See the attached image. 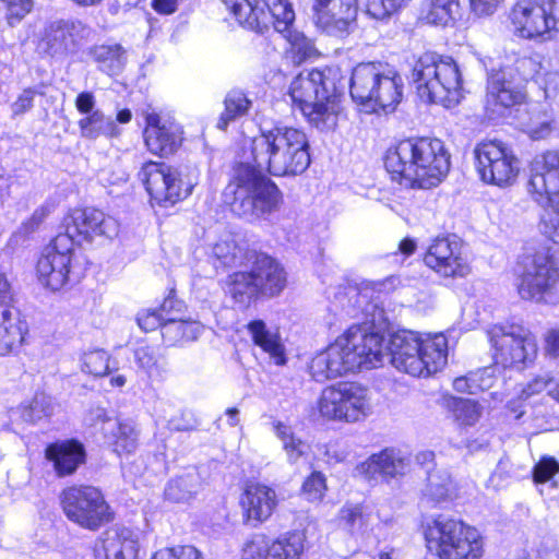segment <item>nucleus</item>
Instances as JSON below:
<instances>
[{
  "mask_svg": "<svg viewBox=\"0 0 559 559\" xmlns=\"http://www.w3.org/2000/svg\"><path fill=\"white\" fill-rule=\"evenodd\" d=\"M11 298V285L7 275L0 270V356L11 353L24 341L26 323L17 310L5 302Z\"/></svg>",
  "mask_w": 559,
  "mask_h": 559,
  "instance_id": "nucleus-28",
  "label": "nucleus"
},
{
  "mask_svg": "<svg viewBox=\"0 0 559 559\" xmlns=\"http://www.w3.org/2000/svg\"><path fill=\"white\" fill-rule=\"evenodd\" d=\"M476 170L480 179L501 188L513 185L520 171V162L500 141H486L474 150Z\"/></svg>",
  "mask_w": 559,
  "mask_h": 559,
  "instance_id": "nucleus-15",
  "label": "nucleus"
},
{
  "mask_svg": "<svg viewBox=\"0 0 559 559\" xmlns=\"http://www.w3.org/2000/svg\"><path fill=\"white\" fill-rule=\"evenodd\" d=\"M358 0H313L316 24L332 36L347 34L356 21Z\"/></svg>",
  "mask_w": 559,
  "mask_h": 559,
  "instance_id": "nucleus-21",
  "label": "nucleus"
},
{
  "mask_svg": "<svg viewBox=\"0 0 559 559\" xmlns=\"http://www.w3.org/2000/svg\"><path fill=\"white\" fill-rule=\"evenodd\" d=\"M90 56L97 63V68L108 75L122 72L128 60L127 50L117 43L96 45L91 48Z\"/></svg>",
  "mask_w": 559,
  "mask_h": 559,
  "instance_id": "nucleus-35",
  "label": "nucleus"
},
{
  "mask_svg": "<svg viewBox=\"0 0 559 559\" xmlns=\"http://www.w3.org/2000/svg\"><path fill=\"white\" fill-rule=\"evenodd\" d=\"M95 97L91 92H82L75 98V107L81 114L91 115L95 107Z\"/></svg>",
  "mask_w": 559,
  "mask_h": 559,
  "instance_id": "nucleus-62",
  "label": "nucleus"
},
{
  "mask_svg": "<svg viewBox=\"0 0 559 559\" xmlns=\"http://www.w3.org/2000/svg\"><path fill=\"white\" fill-rule=\"evenodd\" d=\"M182 342L195 341L203 332V325L194 320L182 318Z\"/></svg>",
  "mask_w": 559,
  "mask_h": 559,
  "instance_id": "nucleus-61",
  "label": "nucleus"
},
{
  "mask_svg": "<svg viewBox=\"0 0 559 559\" xmlns=\"http://www.w3.org/2000/svg\"><path fill=\"white\" fill-rule=\"evenodd\" d=\"M55 210V203L50 200L45 201L39 205L32 214V216L24 221L20 227V231L24 235L36 231L43 222Z\"/></svg>",
  "mask_w": 559,
  "mask_h": 559,
  "instance_id": "nucleus-50",
  "label": "nucleus"
},
{
  "mask_svg": "<svg viewBox=\"0 0 559 559\" xmlns=\"http://www.w3.org/2000/svg\"><path fill=\"white\" fill-rule=\"evenodd\" d=\"M340 520L349 528L360 525L362 522V509L359 504L344 506L340 511Z\"/></svg>",
  "mask_w": 559,
  "mask_h": 559,
  "instance_id": "nucleus-57",
  "label": "nucleus"
},
{
  "mask_svg": "<svg viewBox=\"0 0 559 559\" xmlns=\"http://www.w3.org/2000/svg\"><path fill=\"white\" fill-rule=\"evenodd\" d=\"M182 317H167L162 325V336L169 346L182 342Z\"/></svg>",
  "mask_w": 559,
  "mask_h": 559,
  "instance_id": "nucleus-52",
  "label": "nucleus"
},
{
  "mask_svg": "<svg viewBox=\"0 0 559 559\" xmlns=\"http://www.w3.org/2000/svg\"><path fill=\"white\" fill-rule=\"evenodd\" d=\"M247 328L257 346L275 358L277 365L285 362L284 347L280 341V336L276 333H272L266 328L264 321L253 320L248 323Z\"/></svg>",
  "mask_w": 559,
  "mask_h": 559,
  "instance_id": "nucleus-38",
  "label": "nucleus"
},
{
  "mask_svg": "<svg viewBox=\"0 0 559 559\" xmlns=\"http://www.w3.org/2000/svg\"><path fill=\"white\" fill-rule=\"evenodd\" d=\"M73 247L69 236L58 234L45 249L37 262L38 280L44 286L56 292L68 283Z\"/></svg>",
  "mask_w": 559,
  "mask_h": 559,
  "instance_id": "nucleus-17",
  "label": "nucleus"
},
{
  "mask_svg": "<svg viewBox=\"0 0 559 559\" xmlns=\"http://www.w3.org/2000/svg\"><path fill=\"white\" fill-rule=\"evenodd\" d=\"M527 191L536 203L551 207L542 224V231L559 243V151H547L535 156L531 164Z\"/></svg>",
  "mask_w": 559,
  "mask_h": 559,
  "instance_id": "nucleus-9",
  "label": "nucleus"
},
{
  "mask_svg": "<svg viewBox=\"0 0 559 559\" xmlns=\"http://www.w3.org/2000/svg\"><path fill=\"white\" fill-rule=\"evenodd\" d=\"M186 305L183 301L177 299L174 295H169L164 299L157 310L164 314V322L167 317H181L180 314L183 312Z\"/></svg>",
  "mask_w": 559,
  "mask_h": 559,
  "instance_id": "nucleus-58",
  "label": "nucleus"
},
{
  "mask_svg": "<svg viewBox=\"0 0 559 559\" xmlns=\"http://www.w3.org/2000/svg\"><path fill=\"white\" fill-rule=\"evenodd\" d=\"M425 539L428 550L439 559H480L484 552L476 528L442 515L427 523Z\"/></svg>",
  "mask_w": 559,
  "mask_h": 559,
  "instance_id": "nucleus-8",
  "label": "nucleus"
},
{
  "mask_svg": "<svg viewBox=\"0 0 559 559\" xmlns=\"http://www.w3.org/2000/svg\"><path fill=\"white\" fill-rule=\"evenodd\" d=\"M224 105L225 109L217 121V128L221 130H226L231 121L247 115L251 102L243 92L233 90L226 95Z\"/></svg>",
  "mask_w": 559,
  "mask_h": 559,
  "instance_id": "nucleus-42",
  "label": "nucleus"
},
{
  "mask_svg": "<svg viewBox=\"0 0 559 559\" xmlns=\"http://www.w3.org/2000/svg\"><path fill=\"white\" fill-rule=\"evenodd\" d=\"M450 489L451 477L448 471L433 468L432 472H428L425 490L426 496L430 497L432 500L441 501L449 496Z\"/></svg>",
  "mask_w": 559,
  "mask_h": 559,
  "instance_id": "nucleus-45",
  "label": "nucleus"
},
{
  "mask_svg": "<svg viewBox=\"0 0 559 559\" xmlns=\"http://www.w3.org/2000/svg\"><path fill=\"white\" fill-rule=\"evenodd\" d=\"M493 358L504 367L525 365L536 358L537 343L531 331L520 323L504 322L488 330Z\"/></svg>",
  "mask_w": 559,
  "mask_h": 559,
  "instance_id": "nucleus-13",
  "label": "nucleus"
},
{
  "mask_svg": "<svg viewBox=\"0 0 559 559\" xmlns=\"http://www.w3.org/2000/svg\"><path fill=\"white\" fill-rule=\"evenodd\" d=\"M240 24L257 32L269 29L274 0H222Z\"/></svg>",
  "mask_w": 559,
  "mask_h": 559,
  "instance_id": "nucleus-30",
  "label": "nucleus"
},
{
  "mask_svg": "<svg viewBox=\"0 0 559 559\" xmlns=\"http://www.w3.org/2000/svg\"><path fill=\"white\" fill-rule=\"evenodd\" d=\"M60 503L67 519L82 528L97 531L112 520L102 491L94 486H71L62 490Z\"/></svg>",
  "mask_w": 559,
  "mask_h": 559,
  "instance_id": "nucleus-12",
  "label": "nucleus"
},
{
  "mask_svg": "<svg viewBox=\"0 0 559 559\" xmlns=\"http://www.w3.org/2000/svg\"><path fill=\"white\" fill-rule=\"evenodd\" d=\"M385 358L399 371L413 377H428L448 361V341L443 334L425 340L413 331L393 333L385 344Z\"/></svg>",
  "mask_w": 559,
  "mask_h": 559,
  "instance_id": "nucleus-4",
  "label": "nucleus"
},
{
  "mask_svg": "<svg viewBox=\"0 0 559 559\" xmlns=\"http://www.w3.org/2000/svg\"><path fill=\"white\" fill-rule=\"evenodd\" d=\"M134 360L148 379L159 381L166 372V359L158 346L142 345L134 350Z\"/></svg>",
  "mask_w": 559,
  "mask_h": 559,
  "instance_id": "nucleus-36",
  "label": "nucleus"
},
{
  "mask_svg": "<svg viewBox=\"0 0 559 559\" xmlns=\"http://www.w3.org/2000/svg\"><path fill=\"white\" fill-rule=\"evenodd\" d=\"M344 86L338 69H313L300 72L292 81L288 94L311 126L330 131L337 124Z\"/></svg>",
  "mask_w": 559,
  "mask_h": 559,
  "instance_id": "nucleus-3",
  "label": "nucleus"
},
{
  "mask_svg": "<svg viewBox=\"0 0 559 559\" xmlns=\"http://www.w3.org/2000/svg\"><path fill=\"white\" fill-rule=\"evenodd\" d=\"M524 99L521 87L514 82L512 71L492 70L487 79L486 110L491 118L504 115V111Z\"/></svg>",
  "mask_w": 559,
  "mask_h": 559,
  "instance_id": "nucleus-22",
  "label": "nucleus"
},
{
  "mask_svg": "<svg viewBox=\"0 0 559 559\" xmlns=\"http://www.w3.org/2000/svg\"><path fill=\"white\" fill-rule=\"evenodd\" d=\"M515 33L523 38H537L549 34L556 23L546 7L533 0H520L511 12Z\"/></svg>",
  "mask_w": 559,
  "mask_h": 559,
  "instance_id": "nucleus-26",
  "label": "nucleus"
},
{
  "mask_svg": "<svg viewBox=\"0 0 559 559\" xmlns=\"http://www.w3.org/2000/svg\"><path fill=\"white\" fill-rule=\"evenodd\" d=\"M272 8L271 23L274 29L282 34L290 44V51L294 55V61L301 63L308 58L317 55V49L311 39L304 34L292 29L295 21V12L288 0H274Z\"/></svg>",
  "mask_w": 559,
  "mask_h": 559,
  "instance_id": "nucleus-25",
  "label": "nucleus"
},
{
  "mask_svg": "<svg viewBox=\"0 0 559 559\" xmlns=\"http://www.w3.org/2000/svg\"><path fill=\"white\" fill-rule=\"evenodd\" d=\"M36 91L33 88L24 90L17 99L12 104L13 115H23L33 107Z\"/></svg>",
  "mask_w": 559,
  "mask_h": 559,
  "instance_id": "nucleus-59",
  "label": "nucleus"
},
{
  "mask_svg": "<svg viewBox=\"0 0 559 559\" xmlns=\"http://www.w3.org/2000/svg\"><path fill=\"white\" fill-rule=\"evenodd\" d=\"M81 135L85 139H97L100 135L115 136L118 133L116 122L103 111L94 110L79 121Z\"/></svg>",
  "mask_w": 559,
  "mask_h": 559,
  "instance_id": "nucleus-40",
  "label": "nucleus"
},
{
  "mask_svg": "<svg viewBox=\"0 0 559 559\" xmlns=\"http://www.w3.org/2000/svg\"><path fill=\"white\" fill-rule=\"evenodd\" d=\"M152 559H203V556L194 546L186 545L160 549Z\"/></svg>",
  "mask_w": 559,
  "mask_h": 559,
  "instance_id": "nucleus-51",
  "label": "nucleus"
},
{
  "mask_svg": "<svg viewBox=\"0 0 559 559\" xmlns=\"http://www.w3.org/2000/svg\"><path fill=\"white\" fill-rule=\"evenodd\" d=\"M411 467V459L401 450L385 448L379 453L370 455L366 461L357 465V473L367 480L389 483L392 479L403 477Z\"/></svg>",
  "mask_w": 559,
  "mask_h": 559,
  "instance_id": "nucleus-24",
  "label": "nucleus"
},
{
  "mask_svg": "<svg viewBox=\"0 0 559 559\" xmlns=\"http://www.w3.org/2000/svg\"><path fill=\"white\" fill-rule=\"evenodd\" d=\"M138 552V535L131 528L112 526L95 539L91 559H136Z\"/></svg>",
  "mask_w": 559,
  "mask_h": 559,
  "instance_id": "nucleus-23",
  "label": "nucleus"
},
{
  "mask_svg": "<svg viewBox=\"0 0 559 559\" xmlns=\"http://www.w3.org/2000/svg\"><path fill=\"white\" fill-rule=\"evenodd\" d=\"M82 362V370L94 377H104L111 370L110 357L104 349H94L85 353Z\"/></svg>",
  "mask_w": 559,
  "mask_h": 559,
  "instance_id": "nucleus-47",
  "label": "nucleus"
},
{
  "mask_svg": "<svg viewBox=\"0 0 559 559\" xmlns=\"http://www.w3.org/2000/svg\"><path fill=\"white\" fill-rule=\"evenodd\" d=\"M251 250L240 247L231 236L217 241L213 247L215 267L246 266Z\"/></svg>",
  "mask_w": 559,
  "mask_h": 559,
  "instance_id": "nucleus-37",
  "label": "nucleus"
},
{
  "mask_svg": "<svg viewBox=\"0 0 559 559\" xmlns=\"http://www.w3.org/2000/svg\"><path fill=\"white\" fill-rule=\"evenodd\" d=\"M64 233L74 243L92 242L96 238L112 239L119 233V223L95 207L74 209L63 219Z\"/></svg>",
  "mask_w": 559,
  "mask_h": 559,
  "instance_id": "nucleus-16",
  "label": "nucleus"
},
{
  "mask_svg": "<svg viewBox=\"0 0 559 559\" xmlns=\"http://www.w3.org/2000/svg\"><path fill=\"white\" fill-rule=\"evenodd\" d=\"M274 429L276 436L283 442V448L286 451L290 462H296L306 453L308 445L302 440L295 437L290 427L282 423H277L274 426Z\"/></svg>",
  "mask_w": 559,
  "mask_h": 559,
  "instance_id": "nucleus-46",
  "label": "nucleus"
},
{
  "mask_svg": "<svg viewBox=\"0 0 559 559\" xmlns=\"http://www.w3.org/2000/svg\"><path fill=\"white\" fill-rule=\"evenodd\" d=\"M200 486V475L195 471H191L171 479L165 489V497L174 502L188 501L198 492Z\"/></svg>",
  "mask_w": 559,
  "mask_h": 559,
  "instance_id": "nucleus-41",
  "label": "nucleus"
},
{
  "mask_svg": "<svg viewBox=\"0 0 559 559\" xmlns=\"http://www.w3.org/2000/svg\"><path fill=\"white\" fill-rule=\"evenodd\" d=\"M503 0H471V8L475 14L491 15Z\"/></svg>",
  "mask_w": 559,
  "mask_h": 559,
  "instance_id": "nucleus-60",
  "label": "nucleus"
},
{
  "mask_svg": "<svg viewBox=\"0 0 559 559\" xmlns=\"http://www.w3.org/2000/svg\"><path fill=\"white\" fill-rule=\"evenodd\" d=\"M309 369L316 381L323 382L359 370V360L343 334L312 358Z\"/></svg>",
  "mask_w": 559,
  "mask_h": 559,
  "instance_id": "nucleus-18",
  "label": "nucleus"
},
{
  "mask_svg": "<svg viewBox=\"0 0 559 559\" xmlns=\"http://www.w3.org/2000/svg\"><path fill=\"white\" fill-rule=\"evenodd\" d=\"M344 336L349 349L359 360V369L381 366L385 358L384 337L379 332L369 331L365 325H352Z\"/></svg>",
  "mask_w": 559,
  "mask_h": 559,
  "instance_id": "nucleus-27",
  "label": "nucleus"
},
{
  "mask_svg": "<svg viewBox=\"0 0 559 559\" xmlns=\"http://www.w3.org/2000/svg\"><path fill=\"white\" fill-rule=\"evenodd\" d=\"M247 271H237L227 276L226 292L241 307H249L258 298H273L286 287L284 267L263 252L250 251Z\"/></svg>",
  "mask_w": 559,
  "mask_h": 559,
  "instance_id": "nucleus-5",
  "label": "nucleus"
},
{
  "mask_svg": "<svg viewBox=\"0 0 559 559\" xmlns=\"http://www.w3.org/2000/svg\"><path fill=\"white\" fill-rule=\"evenodd\" d=\"M523 392L526 396L545 392L546 397L551 399L559 404V383L547 374L538 376L533 379Z\"/></svg>",
  "mask_w": 559,
  "mask_h": 559,
  "instance_id": "nucleus-48",
  "label": "nucleus"
},
{
  "mask_svg": "<svg viewBox=\"0 0 559 559\" xmlns=\"http://www.w3.org/2000/svg\"><path fill=\"white\" fill-rule=\"evenodd\" d=\"M459 14V0H420L418 17L427 24L447 26Z\"/></svg>",
  "mask_w": 559,
  "mask_h": 559,
  "instance_id": "nucleus-34",
  "label": "nucleus"
},
{
  "mask_svg": "<svg viewBox=\"0 0 559 559\" xmlns=\"http://www.w3.org/2000/svg\"><path fill=\"white\" fill-rule=\"evenodd\" d=\"M305 537L299 532H289L275 539L255 534L242 548V559H300Z\"/></svg>",
  "mask_w": 559,
  "mask_h": 559,
  "instance_id": "nucleus-19",
  "label": "nucleus"
},
{
  "mask_svg": "<svg viewBox=\"0 0 559 559\" xmlns=\"http://www.w3.org/2000/svg\"><path fill=\"white\" fill-rule=\"evenodd\" d=\"M139 326L145 331H153L164 324V314L156 309H145L138 313Z\"/></svg>",
  "mask_w": 559,
  "mask_h": 559,
  "instance_id": "nucleus-55",
  "label": "nucleus"
},
{
  "mask_svg": "<svg viewBox=\"0 0 559 559\" xmlns=\"http://www.w3.org/2000/svg\"><path fill=\"white\" fill-rule=\"evenodd\" d=\"M46 459L52 462L58 476L72 475L85 462L83 444L76 440L57 441L47 445Z\"/></svg>",
  "mask_w": 559,
  "mask_h": 559,
  "instance_id": "nucleus-31",
  "label": "nucleus"
},
{
  "mask_svg": "<svg viewBox=\"0 0 559 559\" xmlns=\"http://www.w3.org/2000/svg\"><path fill=\"white\" fill-rule=\"evenodd\" d=\"M140 431L131 421H118L110 431V444L118 455L132 454L139 445Z\"/></svg>",
  "mask_w": 559,
  "mask_h": 559,
  "instance_id": "nucleus-39",
  "label": "nucleus"
},
{
  "mask_svg": "<svg viewBox=\"0 0 559 559\" xmlns=\"http://www.w3.org/2000/svg\"><path fill=\"white\" fill-rule=\"evenodd\" d=\"M153 9L160 14H173L177 10V0H153Z\"/></svg>",
  "mask_w": 559,
  "mask_h": 559,
  "instance_id": "nucleus-63",
  "label": "nucleus"
},
{
  "mask_svg": "<svg viewBox=\"0 0 559 559\" xmlns=\"http://www.w3.org/2000/svg\"><path fill=\"white\" fill-rule=\"evenodd\" d=\"M352 98L371 111H393L403 96V79L381 62L357 64L349 80Z\"/></svg>",
  "mask_w": 559,
  "mask_h": 559,
  "instance_id": "nucleus-7",
  "label": "nucleus"
},
{
  "mask_svg": "<svg viewBox=\"0 0 559 559\" xmlns=\"http://www.w3.org/2000/svg\"><path fill=\"white\" fill-rule=\"evenodd\" d=\"M74 24L64 21L50 23L44 32L38 49L51 57H62L74 48Z\"/></svg>",
  "mask_w": 559,
  "mask_h": 559,
  "instance_id": "nucleus-33",
  "label": "nucleus"
},
{
  "mask_svg": "<svg viewBox=\"0 0 559 559\" xmlns=\"http://www.w3.org/2000/svg\"><path fill=\"white\" fill-rule=\"evenodd\" d=\"M524 271L518 286L522 299L542 301L559 283V267L550 248L542 246L523 260Z\"/></svg>",
  "mask_w": 559,
  "mask_h": 559,
  "instance_id": "nucleus-14",
  "label": "nucleus"
},
{
  "mask_svg": "<svg viewBox=\"0 0 559 559\" xmlns=\"http://www.w3.org/2000/svg\"><path fill=\"white\" fill-rule=\"evenodd\" d=\"M384 166L400 183L430 189L449 173L450 155L439 139L411 138L386 151Z\"/></svg>",
  "mask_w": 559,
  "mask_h": 559,
  "instance_id": "nucleus-2",
  "label": "nucleus"
},
{
  "mask_svg": "<svg viewBox=\"0 0 559 559\" xmlns=\"http://www.w3.org/2000/svg\"><path fill=\"white\" fill-rule=\"evenodd\" d=\"M318 409L326 420L355 424L372 413V405L366 388L356 382H341L321 392Z\"/></svg>",
  "mask_w": 559,
  "mask_h": 559,
  "instance_id": "nucleus-11",
  "label": "nucleus"
},
{
  "mask_svg": "<svg viewBox=\"0 0 559 559\" xmlns=\"http://www.w3.org/2000/svg\"><path fill=\"white\" fill-rule=\"evenodd\" d=\"M277 504L275 490L262 485H248L242 498L241 506L249 522L262 523L267 520Z\"/></svg>",
  "mask_w": 559,
  "mask_h": 559,
  "instance_id": "nucleus-32",
  "label": "nucleus"
},
{
  "mask_svg": "<svg viewBox=\"0 0 559 559\" xmlns=\"http://www.w3.org/2000/svg\"><path fill=\"white\" fill-rule=\"evenodd\" d=\"M53 405L51 397L40 392L36 393L31 402L21 406V417L24 421L35 424L51 416Z\"/></svg>",
  "mask_w": 559,
  "mask_h": 559,
  "instance_id": "nucleus-43",
  "label": "nucleus"
},
{
  "mask_svg": "<svg viewBox=\"0 0 559 559\" xmlns=\"http://www.w3.org/2000/svg\"><path fill=\"white\" fill-rule=\"evenodd\" d=\"M143 134L147 150L160 157L173 155L182 143L181 127L157 114L147 115Z\"/></svg>",
  "mask_w": 559,
  "mask_h": 559,
  "instance_id": "nucleus-29",
  "label": "nucleus"
},
{
  "mask_svg": "<svg viewBox=\"0 0 559 559\" xmlns=\"http://www.w3.org/2000/svg\"><path fill=\"white\" fill-rule=\"evenodd\" d=\"M197 167H171L164 163H145L139 177L152 201L160 206H170L188 198L199 181Z\"/></svg>",
  "mask_w": 559,
  "mask_h": 559,
  "instance_id": "nucleus-10",
  "label": "nucleus"
},
{
  "mask_svg": "<svg viewBox=\"0 0 559 559\" xmlns=\"http://www.w3.org/2000/svg\"><path fill=\"white\" fill-rule=\"evenodd\" d=\"M366 8V13L376 20L392 15L401 5L402 0H358Z\"/></svg>",
  "mask_w": 559,
  "mask_h": 559,
  "instance_id": "nucleus-49",
  "label": "nucleus"
},
{
  "mask_svg": "<svg viewBox=\"0 0 559 559\" xmlns=\"http://www.w3.org/2000/svg\"><path fill=\"white\" fill-rule=\"evenodd\" d=\"M559 472V463L552 457H543L534 467L533 477L537 484H544Z\"/></svg>",
  "mask_w": 559,
  "mask_h": 559,
  "instance_id": "nucleus-54",
  "label": "nucleus"
},
{
  "mask_svg": "<svg viewBox=\"0 0 559 559\" xmlns=\"http://www.w3.org/2000/svg\"><path fill=\"white\" fill-rule=\"evenodd\" d=\"M251 152L255 166L236 165L226 195L233 194L234 213L259 218L275 211L281 201L278 188L262 171L273 176L302 174L311 162L309 141L302 130L278 123L260 129L252 140Z\"/></svg>",
  "mask_w": 559,
  "mask_h": 559,
  "instance_id": "nucleus-1",
  "label": "nucleus"
},
{
  "mask_svg": "<svg viewBox=\"0 0 559 559\" xmlns=\"http://www.w3.org/2000/svg\"><path fill=\"white\" fill-rule=\"evenodd\" d=\"M325 489V478L320 472H313L302 485L304 493L310 501L321 500Z\"/></svg>",
  "mask_w": 559,
  "mask_h": 559,
  "instance_id": "nucleus-53",
  "label": "nucleus"
},
{
  "mask_svg": "<svg viewBox=\"0 0 559 559\" xmlns=\"http://www.w3.org/2000/svg\"><path fill=\"white\" fill-rule=\"evenodd\" d=\"M174 408L171 404L160 403L157 413L160 419L167 423L170 430L185 431L190 429V425L176 416L169 415L168 409Z\"/></svg>",
  "mask_w": 559,
  "mask_h": 559,
  "instance_id": "nucleus-56",
  "label": "nucleus"
},
{
  "mask_svg": "<svg viewBox=\"0 0 559 559\" xmlns=\"http://www.w3.org/2000/svg\"><path fill=\"white\" fill-rule=\"evenodd\" d=\"M455 420L461 426L475 425L481 415V407L479 404L472 400L466 399H452L449 403Z\"/></svg>",
  "mask_w": 559,
  "mask_h": 559,
  "instance_id": "nucleus-44",
  "label": "nucleus"
},
{
  "mask_svg": "<svg viewBox=\"0 0 559 559\" xmlns=\"http://www.w3.org/2000/svg\"><path fill=\"white\" fill-rule=\"evenodd\" d=\"M412 82L426 103L452 107L461 99L462 79L459 67L451 57L425 52L415 62Z\"/></svg>",
  "mask_w": 559,
  "mask_h": 559,
  "instance_id": "nucleus-6",
  "label": "nucleus"
},
{
  "mask_svg": "<svg viewBox=\"0 0 559 559\" xmlns=\"http://www.w3.org/2000/svg\"><path fill=\"white\" fill-rule=\"evenodd\" d=\"M546 343L549 354L559 357V331H550L547 335Z\"/></svg>",
  "mask_w": 559,
  "mask_h": 559,
  "instance_id": "nucleus-64",
  "label": "nucleus"
},
{
  "mask_svg": "<svg viewBox=\"0 0 559 559\" xmlns=\"http://www.w3.org/2000/svg\"><path fill=\"white\" fill-rule=\"evenodd\" d=\"M424 262L443 277H465L471 272L469 264L462 255L461 243L449 237L435 239L428 247Z\"/></svg>",
  "mask_w": 559,
  "mask_h": 559,
  "instance_id": "nucleus-20",
  "label": "nucleus"
}]
</instances>
